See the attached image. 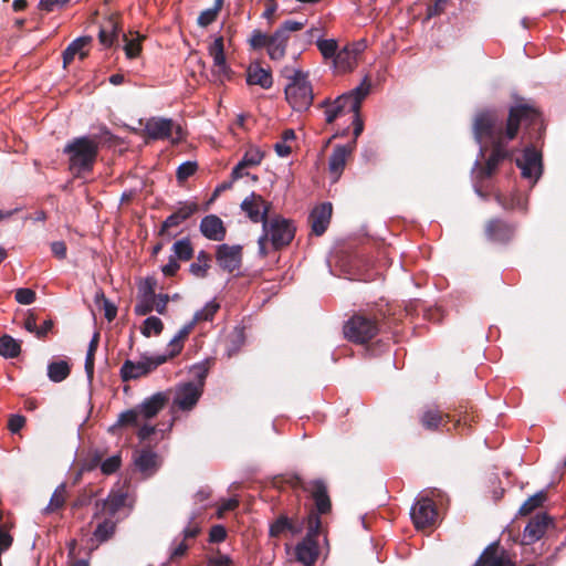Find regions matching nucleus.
<instances>
[{
	"mask_svg": "<svg viewBox=\"0 0 566 566\" xmlns=\"http://www.w3.org/2000/svg\"><path fill=\"white\" fill-rule=\"evenodd\" d=\"M98 343V335L95 334L93 338L90 342L86 357H85V371L87 375V378L91 380L94 374V354L97 348Z\"/></svg>",
	"mask_w": 566,
	"mask_h": 566,
	"instance_id": "nucleus-49",
	"label": "nucleus"
},
{
	"mask_svg": "<svg viewBox=\"0 0 566 566\" xmlns=\"http://www.w3.org/2000/svg\"><path fill=\"white\" fill-rule=\"evenodd\" d=\"M263 157V151H261L258 147H250L245 151L243 158L232 169V179L237 180L243 177L242 170L247 167L258 166L262 161Z\"/></svg>",
	"mask_w": 566,
	"mask_h": 566,
	"instance_id": "nucleus-25",
	"label": "nucleus"
},
{
	"mask_svg": "<svg viewBox=\"0 0 566 566\" xmlns=\"http://www.w3.org/2000/svg\"><path fill=\"white\" fill-rule=\"evenodd\" d=\"M287 40L289 35H284L283 31L279 30L269 38L268 53L272 60H280L285 55Z\"/></svg>",
	"mask_w": 566,
	"mask_h": 566,
	"instance_id": "nucleus-30",
	"label": "nucleus"
},
{
	"mask_svg": "<svg viewBox=\"0 0 566 566\" xmlns=\"http://www.w3.org/2000/svg\"><path fill=\"white\" fill-rule=\"evenodd\" d=\"M167 355H142L137 361L127 359L120 368V376L123 380L137 379L142 376L155 370L158 366L167 360Z\"/></svg>",
	"mask_w": 566,
	"mask_h": 566,
	"instance_id": "nucleus-5",
	"label": "nucleus"
},
{
	"mask_svg": "<svg viewBox=\"0 0 566 566\" xmlns=\"http://www.w3.org/2000/svg\"><path fill=\"white\" fill-rule=\"evenodd\" d=\"M200 232L211 241H222L226 238L223 221L216 214H208L200 222Z\"/></svg>",
	"mask_w": 566,
	"mask_h": 566,
	"instance_id": "nucleus-19",
	"label": "nucleus"
},
{
	"mask_svg": "<svg viewBox=\"0 0 566 566\" xmlns=\"http://www.w3.org/2000/svg\"><path fill=\"white\" fill-rule=\"evenodd\" d=\"M378 332L374 321L365 316L355 315L344 326V335L350 342L363 344L371 339Z\"/></svg>",
	"mask_w": 566,
	"mask_h": 566,
	"instance_id": "nucleus-7",
	"label": "nucleus"
},
{
	"mask_svg": "<svg viewBox=\"0 0 566 566\" xmlns=\"http://www.w3.org/2000/svg\"><path fill=\"white\" fill-rule=\"evenodd\" d=\"M163 322L157 316H149L144 321L142 333L144 336L149 337L151 334L158 335L163 331Z\"/></svg>",
	"mask_w": 566,
	"mask_h": 566,
	"instance_id": "nucleus-51",
	"label": "nucleus"
},
{
	"mask_svg": "<svg viewBox=\"0 0 566 566\" xmlns=\"http://www.w3.org/2000/svg\"><path fill=\"white\" fill-rule=\"evenodd\" d=\"M410 517L418 530L432 525L437 517L433 502L428 497L418 499L410 509Z\"/></svg>",
	"mask_w": 566,
	"mask_h": 566,
	"instance_id": "nucleus-11",
	"label": "nucleus"
},
{
	"mask_svg": "<svg viewBox=\"0 0 566 566\" xmlns=\"http://www.w3.org/2000/svg\"><path fill=\"white\" fill-rule=\"evenodd\" d=\"M65 492H66V486L64 483H61L53 492L49 504L44 509V512L51 513V512H54V511L61 509L65 503Z\"/></svg>",
	"mask_w": 566,
	"mask_h": 566,
	"instance_id": "nucleus-45",
	"label": "nucleus"
},
{
	"mask_svg": "<svg viewBox=\"0 0 566 566\" xmlns=\"http://www.w3.org/2000/svg\"><path fill=\"white\" fill-rule=\"evenodd\" d=\"M136 468L145 475H151L159 467V460L156 452L150 450L140 451L134 459Z\"/></svg>",
	"mask_w": 566,
	"mask_h": 566,
	"instance_id": "nucleus-27",
	"label": "nucleus"
},
{
	"mask_svg": "<svg viewBox=\"0 0 566 566\" xmlns=\"http://www.w3.org/2000/svg\"><path fill=\"white\" fill-rule=\"evenodd\" d=\"M305 490L311 493L312 497L315 501L316 509L318 513L324 514L327 513L331 509V501L327 494L326 485L321 480L311 481Z\"/></svg>",
	"mask_w": 566,
	"mask_h": 566,
	"instance_id": "nucleus-23",
	"label": "nucleus"
},
{
	"mask_svg": "<svg viewBox=\"0 0 566 566\" xmlns=\"http://www.w3.org/2000/svg\"><path fill=\"white\" fill-rule=\"evenodd\" d=\"M166 401V395L163 392H156L149 398H146L140 405L137 406L143 420L154 418L165 407Z\"/></svg>",
	"mask_w": 566,
	"mask_h": 566,
	"instance_id": "nucleus-24",
	"label": "nucleus"
},
{
	"mask_svg": "<svg viewBox=\"0 0 566 566\" xmlns=\"http://www.w3.org/2000/svg\"><path fill=\"white\" fill-rule=\"evenodd\" d=\"M227 536L226 528L221 525H214L210 530V541L211 542H222Z\"/></svg>",
	"mask_w": 566,
	"mask_h": 566,
	"instance_id": "nucleus-64",
	"label": "nucleus"
},
{
	"mask_svg": "<svg viewBox=\"0 0 566 566\" xmlns=\"http://www.w3.org/2000/svg\"><path fill=\"white\" fill-rule=\"evenodd\" d=\"M493 150L486 160L485 167L480 166V159L484 157L483 146L480 147L479 157L474 161L473 171L476 174V178L484 179L492 176L496 170L499 164L511 157L512 153L506 149V146H492Z\"/></svg>",
	"mask_w": 566,
	"mask_h": 566,
	"instance_id": "nucleus-9",
	"label": "nucleus"
},
{
	"mask_svg": "<svg viewBox=\"0 0 566 566\" xmlns=\"http://www.w3.org/2000/svg\"><path fill=\"white\" fill-rule=\"evenodd\" d=\"M239 505V500L237 497H230L221 502L218 509V516L221 517L224 512L232 511Z\"/></svg>",
	"mask_w": 566,
	"mask_h": 566,
	"instance_id": "nucleus-61",
	"label": "nucleus"
},
{
	"mask_svg": "<svg viewBox=\"0 0 566 566\" xmlns=\"http://www.w3.org/2000/svg\"><path fill=\"white\" fill-rule=\"evenodd\" d=\"M197 168L198 165L196 161L188 160L180 164L176 172L178 181H185L197 171Z\"/></svg>",
	"mask_w": 566,
	"mask_h": 566,
	"instance_id": "nucleus-54",
	"label": "nucleus"
},
{
	"mask_svg": "<svg viewBox=\"0 0 566 566\" xmlns=\"http://www.w3.org/2000/svg\"><path fill=\"white\" fill-rule=\"evenodd\" d=\"M321 528V520L317 515H310L307 522V533L305 538L316 539Z\"/></svg>",
	"mask_w": 566,
	"mask_h": 566,
	"instance_id": "nucleus-59",
	"label": "nucleus"
},
{
	"mask_svg": "<svg viewBox=\"0 0 566 566\" xmlns=\"http://www.w3.org/2000/svg\"><path fill=\"white\" fill-rule=\"evenodd\" d=\"M295 554L297 560L305 566L314 564L318 556V545L316 539L304 538L296 545Z\"/></svg>",
	"mask_w": 566,
	"mask_h": 566,
	"instance_id": "nucleus-26",
	"label": "nucleus"
},
{
	"mask_svg": "<svg viewBox=\"0 0 566 566\" xmlns=\"http://www.w3.org/2000/svg\"><path fill=\"white\" fill-rule=\"evenodd\" d=\"M497 202L504 208V209H521L526 210V199L514 195L510 201H504L500 195L496 196Z\"/></svg>",
	"mask_w": 566,
	"mask_h": 566,
	"instance_id": "nucleus-55",
	"label": "nucleus"
},
{
	"mask_svg": "<svg viewBox=\"0 0 566 566\" xmlns=\"http://www.w3.org/2000/svg\"><path fill=\"white\" fill-rule=\"evenodd\" d=\"M546 500V494L544 491H539L536 494L528 497L523 505L520 507L518 513L521 515H527L532 513L535 509L539 507Z\"/></svg>",
	"mask_w": 566,
	"mask_h": 566,
	"instance_id": "nucleus-46",
	"label": "nucleus"
},
{
	"mask_svg": "<svg viewBox=\"0 0 566 566\" xmlns=\"http://www.w3.org/2000/svg\"><path fill=\"white\" fill-rule=\"evenodd\" d=\"M143 418L137 409H129L118 416L117 422L109 428L113 431L118 426H140Z\"/></svg>",
	"mask_w": 566,
	"mask_h": 566,
	"instance_id": "nucleus-41",
	"label": "nucleus"
},
{
	"mask_svg": "<svg viewBox=\"0 0 566 566\" xmlns=\"http://www.w3.org/2000/svg\"><path fill=\"white\" fill-rule=\"evenodd\" d=\"M90 42V36H80L72 41L63 52V65L66 66L70 64L76 54H78L81 59H84L86 56V52H84L83 49Z\"/></svg>",
	"mask_w": 566,
	"mask_h": 566,
	"instance_id": "nucleus-33",
	"label": "nucleus"
},
{
	"mask_svg": "<svg viewBox=\"0 0 566 566\" xmlns=\"http://www.w3.org/2000/svg\"><path fill=\"white\" fill-rule=\"evenodd\" d=\"M122 39L124 42L123 49H124L126 57L127 59L137 57L142 51V45H140L142 38L138 34H136L134 36H128L127 34L123 33Z\"/></svg>",
	"mask_w": 566,
	"mask_h": 566,
	"instance_id": "nucleus-39",
	"label": "nucleus"
},
{
	"mask_svg": "<svg viewBox=\"0 0 566 566\" xmlns=\"http://www.w3.org/2000/svg\"><path fill=\"white\" fill-rule=\"evenodd\" d=\"M118 27L112 20L102 27L98 33L99 41L105 46L113 45L115 39L118 38Z\"/></svg>",
	"mask_w": 566,
	"mask_h": 566,
	"instance_id": "nucleus-42",
	"label": "nucleus"
},
{
	"mask_svg": "<svg viewBox=\"0 0 566 566\" xmlns=\"http://www.w3.org/2000/svg\"><path fill=\"white\" fill-rule=\"evenodd\" d=\"M190 373H191L192 377L196 379V381H193V382L196 385H200L201 389H203L205 379L208 375L207 366L205 364L193 365L190 368Z\"/></svg>",
	"mask_w": 566,
	"mask_h": 566,
	"instance_id": "nucleus-57",
	"label": "nucleus"
},
{
	"mask_svg": "<svg viewBox=\"0 0 566 566\" xmlns=\"http://www.w3.org/2000/svg\"><path fill=\"white\" fill-rule=\"evenodd\" d=\"M95 303L104 310V315L108 322L113 321L117 314V307L105 297L102 291L96 292L95 294Z\"/></svg>",
	"mask_w": 566,
	"mask_h": 566,
	"instance_id": "nucleus-47",
	"label": "nucleus"
},
{
	"mask_svg": "<svg viewBox=\"0 0 566 566\" xmlns=\"http://www.w3.org/2000/svg\"><path fill=\"white\" fill-rule=\"evenodd\" d=\"M116 524L117 521L104 516V520L96 525L92 541L98 545L111 539L115 534Z\"/></svg>",
	"mask_w": 566,
	"mask_h": 566,
	"instance_id": "nucleus-31",
	"label": "nucleus"
},
{
	"mask_svg": "<svg viewBox=\"0 0 566 566\" xmlns=\"http://www.w3.org/2000/svg\"><path fill=\"white\" fill-rule=\"evenodd\" d=\"M515 228L502 220H491L485 228V233L489 240L504 243L511 240L514 235Z\"/></svg>",
	"mask_w": 566,
	"mask_h": 566,
	"instance_id": "nucleus-22",
	"label": "nucleus"
},
{
	"mask_svg": "<svg viewBox=\"0 0 566 566\" xmlns=\"http://www.w3.org/2000/svg\"><path fill=\"white\" fill-rule=\"evenodd\" d=\"M516 166L521 169L522 177L535 185L543 172L542 155L533 146H527L522 157L516 158Z\"/></svg>",
	"mask_w": 566,
	"mask_h": 566,
	"instance_id": "nucleus-8",
	"label": "nucleus"
},
{
	"mask_svg": "<svg viewBox=\"0 0 566 566\" xmlns=\"http://www.w3.org/2000/svg\"><path fill=\"white\" fill-rule=\"evenodd\" d=\"M354 150V146L350 145H337L333 149V153L329 156L328 160V169L329 172L333 175L334 181H337L340 177L345 166L348 156Z\"/></svg>",
	"mask_w": 566,
	"mask_h": 566,
	"instance_id": "nucleus-20",
	"label": "nucleus"
},
{
	"mask_svg": "<svg viewBox=\"0 0 566 566\" xmlns=\"http://www.w3.org/2000/svg\"><path fill=\"white\" fill-rule=\"evenodd\" d=\"M355 63V53L350 51L349 46L338 51L333 60L334 67L343 72L352 70Z\"/></svg>",
	"mask_w": 566,
	"mask_h": 566,
	"instance_id": "nucleus-37",
	"label": "nucleus"
},
{
	"mask_svg": "<svg viewBox=\"0 0 566 566\" xmlns=\"http://www.w3.org/2000/svg\"><path fill=\"white\" fill-rule=\"evenodd\" d=\"M127 494L124 492H111L105 500L95 503L94 517L106 516L114 518L115 515L125 506Z\"/></svg>",
	"mask_w": 566,
	"mask_h": 566,
	"instance_id": "nucleus-15",
	"label": "nucleus"
},
{
	"mask_svg": "<svg viewBox=\"0 0 566 566\" xmlns=\"http://www.w3.org/2000/svg\"><path fill=\"white\" fill-rule=\"evenodd\" d=\"M21 346L18 340L9 335L0 338V355L4 358H14L20 354Z\"/></svg>",
	"mask_w": 566,
	"mask_h": 566,
	"instance_id": "nucleus-38",
	"label": "nucleus"
},
{
	"mask_svg": "<svg viewBox=\"0 0 566 566\" xmlns=\"http://www.w3.org/2000/svg\"><path fill=\"white\" fill-rule=\"evenodd\" d=\"M247 82L250 85H259L262 88H270L273 84L270 71L262 69L259 64H251L247 72Z\"/></svg>",
	"mask_w": 566,
	"mask_h": 566,
	"instance_id": "nucleus-29",
	"label": "nucleus"
},
{
	"mask_svg": "<svg viewBox=\"0 0 566 566\" xmlns=\"http://www.w3.org/2000/svg\"><path fill=\"white\" fill-rule=\"evenodd\" d=\"M156 282L153 277H147L139 285L138 295L156 296L155 294Z\"/></svg>",
	"mask_w": 566,
	"mask_h": 566,
	"instance_id": "nucleus-60",
	"label": "nucleus"
},
{
	"mask_svg": "<svg viewBox=\"0 0 566 566\" xmlns=\"http://www.w3.org/2000/svg\"><path fill=\"white\" fill-rule=\"evenodd\" d=\"M172 255L176 260L188 261L192 258L193 249L191 247L190 240L185 238L176 241L172 244Z\"/></svg>",
	"mask_w": 566,
	"mask_h": 566,
	"instance_id": "nucleus-40",
	"label": "nucleus"
},
{
	"mask_svg": "<svg viewBox=\"0 0 566 566\" xmlns=\"http://www.w3.org/2000/svg\"><path fill=\"white\" fill-rule=\"evenodd\" d=\"M198 210V205L196 202H185L179 206L176 212L166 218L163 222L159 234L168 235V229L172 227L179 226L181 222L187 220L191 214H193Z\"/></svg>",
	"mask_w": 566,
	"mask_h": 566,
	"instance_id": "nucleus-21",
	"label": "nucleus"
},
{
	"mask_svg": "<svg viewBox=\"0 0 566 566\" xmlns=\"http://www.w3.org/2000/svg\"><path fill=\"white\" fill-rule=\"evenodd\" d=\"M216 260L223 271L233 272L241 266L242 247L239 244H220L217 248Z\"/></svg>",
	"mask_w": 566,
	"mask_h": 566,
	"instance_id": "nucleus-14",
	"label": "nucleus"
},
{
	"mask_svg": "<svg viewBox=\"0 0 566 566\" xmlns=\"http://www.w3.org/2000/svg\"><path fill=\"white\" fill-rule=\"evenodd\" d=\"M63 151L69 156L70 170L80 176L92 170L97 157L98 143L88 136H81L67 143Z\"/></svg>",
	"mask_w": 566,
	"mask_h": 566,
	"instance_id": "nucleus-2",
	"label": "nucleus"
},
{
	"mask_svg": "<svg viewBox=\"0 0 566 566\" xmlns=\"http://www.w3.org/2000/svg\"><path fill=\"white\" fill-rule=\"evenodd\" d=\"M222 3L223 0H214L213 7L203 10L199 14L197 23L202 28H206L209 24H211L217 19V15L222 8Z\"/></svg>",
	"mask_w": 566,
	"mask_h": 566,
	"instance_id": "nucleus-44",
	"label": "nucleus"
},
{
	"mask_svg": "<svg viewBox=\"0 0 566 566\" xmlns=\"http://www.w3.org/2000/svg\"><path fill=\"white\" fill-rule=\"evenodd\" d=\"M145 132L151 139H168L172 144H177L184 138L181 126L172 119L163 117L148 119L145 125Z\"/></svg>",
	"mask_w": 566,
	"mask_h": 566,
	"instance_id": "nucleus-6",
	"label": "nucleus"
},
{
	"mask_svg": "<svg viewBox=\"0 0 566 566\" xmlns=\"http://www.w3.org/2000/svg\"><path fill=\"white\" fill-rule=\"evenodd\" d=\"M332 211L333 207L331 202H324L312 210L308 219L312 231L316 235H322L326 231L332 218Z\"/></svg>",
	"mask_w": 566,
	"mask_h": 566,
	"instance_id": "nucleus-18",
	"label": "nucleus"
},
{
	"mask_svg": "<svg viewBox=\"0 0 566 566\" xmlns=\"http://www.w3.org/2000/svg\"><path fill=\"white\" fill-rule=\"evenodd\" d=\"M120 455L114 454L102 462L101 470L104 474H112L120 467Z\"/></svg>",
	"mask_w": 566,
	"mask_h": 566,
	"instance_id": "nucleus-56",
	"label": "nucleus"
},
{
	"mask_svg": "<svg viewBox=\"0 0 566 566\" xmlns=\"http://www.w3.org/2000/svg\"><path fill=\"white\" fill-rule=\"evenodd\" d=\"M551 524H553V518L547 514H538L533 517L524 528L523 543L531 545L541 539Z\"/></svg>",
	"mask_w": 566,
	"mask_h": 566,
	"instance_id": "nucleus-16",
	"label": "nucleus"
},
{
	"mask_svg": "<svg viewBox=\"0 0 566 566\" xmlns=\"http://www.w3.org/2000/svg\"><path fill=\"white\" fill-rule=\"evenodd\" d=\"M203 389L192 381L179 384L174 395V406L182 411L191 410L199 401Z\"/></svg>",
	"mask_w": 566,
	"mask_h": 566,
	"instance_id": "nucleus-10",
	"label": "nucleus"
},
{
	"mask_svg": "<svg viewBox=\"0 0 566 566\" xmlns=\"http://www.w3.org/2000/svg\"><path fill=\"white\" fill-rule=\"evenodd\" d=\"M271 205L262 196L251 192L241 202V209L247 217L254 223L262 222L268 218Z\"/></svg>",
	"mask_w": 566,
	"mask_h": 566,
	"instance_id": "nucleus-13",
	"label": "nucleus"
},
{
	"mask_svg": "<svg viewBox=\"0 0 566 566\" xmlns=\"http://www.w3.org/2000/svg\"><path fill=\"white\" fill-rule=\"evenodd\" d=\"M322 107H325V120L331 124L333 123L340 114H343L346 107L349 108V103L346 101V97L343 95L338 96L335 101L329 102L325 99L322 104Z\"/></svg>",
	"mask_w": 566,
	"mask_h": 566,
	"instance_id": "nucleus-32",
	"label": "nucleus"
},
{
	"mask_svg": "<svg viewBox=\"0 0 566 566\" xmlns=\"http://www.w3.org/2000/svg\"><path fill=\"white\" fill-rule=\"evenodd\" d=\"M244 340L245 337L243 327H235L231 336L230 345L227 348V356L232 357L235 355L240 347L244 344Z\"/></svg>",
	"mask_w": 566,
	"mask_h": 566,
	"instance_id": "nucleus-48",
	"label": "nucleus"
},
{
	"mask_svg": "<svg viewBox=\"0 0 566 566\" xmlns=\"http://www.w3.org/2000/svg\"><path fill=\"white\" fill-rule=\"evenodd\" d=\"M156 296L138 295L137 303L135 305V313L137 315H146L154 310Z\"/></svg>",
	"mask_w": 566,
	"mask_h": 566,
	"instance_id": "nucleus-53",
	"label": "nucleus"
},
{
	"mask_svg": "<svg viewBox=\"0 0 566 566\" xmlns=\"http://www.w3.org/2000/svg\"><path fill=\"white\" fill-rule=\"evenodd\" d=\"M474 566H515L497 543H491L476 559Z\"/></svg>",
	"mask_w": 566,
	"mask_h": 566,
	"instance_id": "nucleus-17",
	"label": "nucleus"
},
{
	"mask_svg": "<svg viewBox=\"0 0 566 566\" xmlns=\"http://www.w3.org/2000/svg\"><path fill=\"white\" fill-rule=\"evenodd\" d=\"M442 420L443 416L441 415V412L432 407L426 408L419 417L421 426L426 430L430 431L439 429L440 424L442 423Z\"/></svg>",
	"mask_w": 566,
	"mask_h": 566,
	"instance_id": "nucleus-35",
	"label": "nucleus"
},
{
	"mask_svg": "<svg viewBox=\"0 0 566 566\" xmlns=\"http://www.w3.org/2000/svg\"><path fill=\"white\" fill-rule=\"evenodd\" d=\"M208 51L213 60L212 75L214 81L223 83L226 80L230 78V69L226 62L224 55L223 38H216Z\"/></svg>",
	"mask_w": 566,
	"mask_h": 566,
	"instance_id": "nucleus-12",
	"label": "nucleus"
},
{
	"mask_svg": "<svg viewBox=\"0 0 566 566\" xmlns=\"http://www.w3.org/2000/svg\"><path fill=\"white\" fill-rule=\"evenodd\" d=\"M15 300L23 305L32 304L35 301V292L27 287L18 289L15 291Z\"/></svg>",
	"mask_w": 566,
	"mask_h": 566,
	"instance_id": "nucleus-58",
	"label": "nucleus"
},
{
	"mask_svg": "<svg viewBox=\"0 0 566 566\" xmlns=\"http://www.w3.org/2000/svg\"><path fill=\"white\" fill-rule=\"evenodd\" d=\"M210 256L207 252L200 251L197 254L196 262L191 263L189 266V271L197 277H203L207 274V270L209 268Z\"/></svg>",
	"mask_w": 566,
	"mask_h": 566,
	"instance_id": "nucleus-43",
	"label": "nucleus"
},
{
	"mask_svg": "<svg viewBox=\"0 0 566 566\" xmlns=\"http://www.w3.org/2000/svg\"><path fill=\"white\" fill-rule=\"evenodd\" d=\"M539 123V113L524 104L512 106L506 122L494 109H483L476 113L473 120V135L481 146H506L515 138L522 125H535Z\"/></svg>",
	"mask_w": 566,
	"mask_h": 566,
	"instance_id": "nucleus-1",
	"label": "nucleus"
},
{
	"mask_svg": "<svg viewBox=\"0 0 566 566\" xmlns=\"http://www.w3.org/2000/svg\"><path fill=\"white\" fill-rule=\"evenodd\" d=\"M289 78L290 83L285 86L286 102L296 112L308 109L313 103L314 95L306 75L302 71L295 70Z\"/></svg>",
	"mask_w": 566,
	"mask_h": 566,
	"instance_id": "nucleus-4",
	"label": "nucleus"
},
{
	"mask_svg": "<svg viewBox=\"0 0 566 566\" xmlns=\"http://www.w3.org/2000/svg\"><path fill=\"white\" fill-rule=\"evenodd\" d=\"M285 531H290L292 534H298L302 531V526L294 525L286 516L282 515L270 525V536L277 537Z\"/></svg>",
	"mask_w": 566,
	"mask_h": 566,
	"instance_id": "nucleus-36",
	"label": "nucleus"
},
{
	"mask_svg": "<svg viewBox=\"0 0 566 566\" xmlns=\"http://www.w3.org/2000/svg\"><path fill=\"white\" fill-rule=\"evenodd\" d=\"M268 42L269 38L260 31H254L250 39V43L253 48H262L264 45L268 46Z\"/></svg>",
	"mask_w": 566,
	"mask_h": 566,
	"instance_id": "nucleus-63",
	"label": "nucleus"
},
{
	"mask_svg": "<svg viewBox=\"0 0 566 566\" xmlns=\"http://www.w3.org/2000/svg\"><path fill=\"white\" fill-rule=\"evenodd\" d=\"M25 423V418L20 415H13L9 419V429L12 433H17Z\"/></svg>",
	"mask_w": 566,
	"mask_h": 566,
	"instance_id": "nucleus-62",
	"label": "nucleus"
},
{
	"mask_svg": "<svg viewBox=\"0 0 566 566\" xmlns=\"http://www.w3.org/2000/svg\"><path fill=\"white\" fill-rule=\"evenodd\" d=\"M219 306L220 305L214 300L209 301L203 306V308H201L200 311L196 312L192 321L195 323L200 322V321H211L212 317L214 316V314L217 313V311L219 310Z\"/></svg>",
	"mask_w": 566,
	"mask_h": 566,
	"instance_id": "nucleus-50",
	"label": "nucleus"
},
{
	"mask_svg": "<svg viewBox=\"0 0 566 566\" xmlns=\"http://www.w3.org/2000/svg\"><path fill=\"white\" fill-rule=\"evenodd\" d=\"M70 373V364L64 359L54 360L48 365V377L53 382H61L65 380Z\"/></svg>",
	"mask_w": 566,
	"mask_h": 566,
	"instance_id": "nucleus-34",
	"label": "nucleus"
},
{
	"mask_svg": "<svg viewBox=\"0 0 566 566\" xmlns=\"http://www.w3.org/2000/svg\"><path fill=\"white\" fill-rule=\"evenodd\" d=\"M294 231L293 224L287 219L280 216L264 219L262 223V234L258 240L259 253L263 256L266 255L265 242L268 240L275 250L287 245L294 238Z\"/></svg>",
	"mask_w": 566,
	"mask_h": 566,
	"instance_id": "nucleus-3",
	"label": "nucleus"
},
{
	"mask_svg": "<svg viewBox=\"0 0 566 566\" xmlns=\"http://www.w3.org/2000/svg\"><path fill=\"white\" fill-rule=\"evenodd\" d=\"M370 87L371 84L367 76H365L358 86L348 93L343 94V96L346 97V101L349 103L350 112H357L360 109V103L369 94Z\"/></svg>",
	"mask_w": 566,
	"mask_h": 566,
	"instance_id": "nucleus-28",
	"label": "nucleus"
},
{
	"mask_svg": "<svg viewBox=\"0 0 566 566\" xmlns=\"http://www.w3.org/2000/svg\"><path fill=\"white\" fill-rule=\"evenodd\" d=\"M316 45L324 59H333L337 54L338 44L334 39L317 40Z\"/></svg>",
	"mask_w": 566,
	"mask_h": 566,
	"instance_id": "nucleus-52",
	"label": "nucleus"
}]
</instances>
